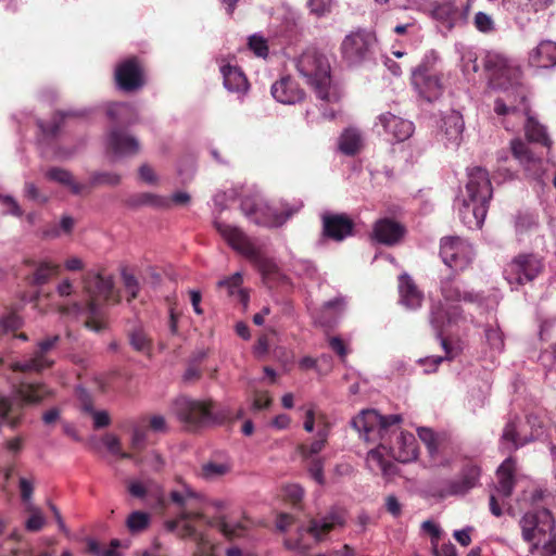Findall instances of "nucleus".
<instances>
[{"instance_id": "17", "label": "nucleus", "mask_w": 556, "mask_h": 556, "mask_svg": "<svg viewBox=\"0 0 556 556\" xmlns=\"http://www.w3.org/2000/svg\"><path fill=\"white\" fill-rule=\"evenodd\" d=\"M480 478V468L467 465L463 468L458 479L445 480L435 489V494L442 498L455 495H465L477 486Z\"/></svg>"}, {"instance_id": "13", "label": "nucleus", "mask_w": 556, "mask_h": 556, "mask_svg": "<svg viewBox=\"0 0 556 556\" xmlns=\"http://www.w3.org/2000/svg\"><path fill=\"white\" fill-rule=\"evenodd\" d=\"M475 250L470 242L459 237H444L440 242L442 262L455 271H463L475 258Z\"/></svg>"}, {"instance_id": "26", "label": "nucleus", "mask_w": 556, "mask_h": 556, "mask_svg": "<svg viewBox=\"0 0 556 556\" xmlns=\"http://www.w3.org/2000/svg\"><path fill=\"white\" fill-rule=\"evenodd\" d=\"M330 433V422L326 417L318 419V430L315 438L309 444H301L298 452L302 459H311L312 457H319L318 454L325 448Z\"/></svg>"}, {"instance_id": "8", "label": "nucleus", "mask_w": 556, "mask_h": 556, "mask_svg": "<svg viewBox=\"0 0 556 556\" xmlns=\"http://www.w3.org/2000/svg\"><path fill=\"white\" fill-rule=\"evenodd\" d=\"M173 410L188 430L222 425L229 418V410L216 409L212 401L178 397Z\"/></svg>"}, {"instance_id": "43", "label": "nucleus", "mask_w": 556, "mask_h": 556, "mask_svg": "<svg viewBox=\"0 0 556 556\" xmlns=\"http://www.w3.org/2000/svg\"><path fill=\"white\" fill-rule=\"evenodd\" d=\"M80 399H81V405L83 409L90 414L93 420V427L96 429L105 428L111 424L110 415L106 410H97L93 408L88 395L85 393L84 390L80 391Z\"/></svg>"}, {"instance_id": "59", "label": "nucleus", "mask_w": 556, "mask_h": 556, "mask_svg": "<svg viewBox=\"0 0 556 556\" xmlns=\"http://www.w3.org/2000/svg\"><path fill=\"white\" fill-rule=\"evenodd\" d=\"M539 547L542 556H556V532L555 529L547 533L546 538L541 541Z\"/></svg>"}, {"instance_id": "41", "label": "nucleus", "mask_w": 556, "mask_h": 556, "mask_svg": "<svg viewBox=\"0 0 556 556\" xmlns=\"http://www.w3.org/2000/svg\"><path fill=\"white\" fill-rule=\"evenodd\" d=\"M362 144L363 138L359 130L355 128H348L340 137L339 149L346 155H354L359 151Z\"/></svg>"}, {"instance_id": "58", "label": "nucleus", "mask_w": 556, "mask_h": 556, "mask_svg": "<svg viewBox=\"0 0 556 556\" xmlns=\"http://www.w3.org/2000/svg\"><path fill=\"white\" fill-rule=\"evenodd\" d=\"M121 275L126 292L129 294V300L135 299L139 291L138 280L127 269H123Z\"/></svg>"}, {"instance_id": "54", "label": "nucleus", "mask_w": 556, "mask_h": 556, "mask_svg": "<svg viewBox=\"0 0 556 556\" xmlns=\"http://www.w3.org/2000/svg\"><path fill=\"white\" fill-rule=\"evenodd\" d=\"M148 427L144 424H137L131 429L130 445L134 450H142L146 446Z\"/></svg>"}, {"instance_id": "5", "label": "nucleus", "mask_w": 556, "mask_h": 556, "mask_svg": "<svg viewBox=\"0 0 556 556\" xmlns=\"http://www.w3.org/2000/svg\"><path fill=\"white\" fill-rule=\"evenodd\" d=\"M294 62L298 73L320 101L329 104L339 101L340 93L331 84L329 61L323 53L307 49Z\"/></svg>"}, {"instance_id": "6", "label": "nucleus", "mask_w": 556, "mask_h": 556, "mask_svg": "<svg viewBox=\"0 0 556 556\" xmlns=\"http://www.w3.org/2000/svg\"><path fill=\"white\" fill-rule=\"evenodd\" d=\"M466 185L467 198L463 200L459 214L469 227L481 228L492 198V186L486 169L475 166L468 168Z\"/></svg>"}, {"instance_id": "29", "label": "nucleus", "mask_w": 556, "mask_h": 556, "mask_svg": "<svg viewBox=\"0 0 556 556\" xmlns=\"http://www.w3.org/2000/svg\"><path fill=\"white\" fill-rule=\"evenodd\" d=\"M220 73L223 75L224 87L229 92H236L239 97L248 92L249 83L240 67L229 63L223 64L220 65Z\"/></svg>"}, {"instance_id": "15", "label": "nucleus", "mask_w": 556, "mask_h": 556, "mask_svg": "<svg viewBox=\"0 0 556 556\" xmlns=\"http://www.w3.org/2000/svg\"><path fill=\"white\" fill-rule=\"evenodd\" d=\"M60 336L48 337L38 342L37 349L20 361L11 364L14 371L40 372L53 365L54 361L50 358L49 352L58 344Z\"/></svg>"}, {"instance_id": "32", "label": "nucleus", "mask_w": 556, "mask_h": 556, "mask_svg": "<svg viewBox=\"0 0 556 556\" xmlns=\"http://www.w3.org/2000/svg\"><path fill=\"white\" fill-rule=\"evenodd\" d=\"M530 65L539 68H551L556 65V42L551 40L541 41L529 53Z\"/></svg>"}, {"instance_id": "46", "label": "nucleus", "mask_w": 556, "mask_h": 556, "mask_svg": "<svg viewBox=\"0 0 556 556\" xmlns=\"http://www.w3.org/2000/svg\"><path fill=\"white\" fill-rule=\"evenodd\" d=\"M151 522V516L141 510H135L126 518V528L132 534L144 531Z\"/></svg>"}, {"instance_id": "51", "label": "nucleus", "mask_w": 556, "mask_h": 556, "mask_svg": "<svg viewBox=\"0 0 556 556\" xmlns=\"http://www.w3.org/2000/svg\"><path fill=\"white\" fill-rule=\"evenodd\" d=\"M75 225V219L71 216H63L58 226H53L45 231L47 238H58L61 235H68L72 232Z\"/></svg>"}, {"instance_id": "22", "label": "nucleus", "mask_w": 556, "mask_h": 556, "mask_svg": "<svg viewBox=\"0 0 556 556\" xmlns=\"http://www.w3.org/2000/svg\"><path fill=\"white\" fill-rule=\"evenodd\" d=\"M378 126H381L383 131L391 136L395 141H404L414 132V125L412 122L390 112L382 113L378 116L376 127Z\"/></svg>"}, {"instance_id": "14", "label": "nucleus", "mask_w": 556, "mask_h": 556, "mask_svg": "<svg viewBox=\"0 0 556 556\" xmlns=\"http://www.w3.org/2000/svg\"><path fill=\"white\" fill-rule=\"evenodd\" d=\"M522 539L532 543L533 547L539 548L542 540L548 532L555 529V520L551 511L546 508L533 509L526 513L520 521Z\"/></svg>"}, {"instance_id": "4", "label": "nucleus", "mask_w": 556, "mask_h": 556, "mask_svg": "<svg viewBox=\"0 0 556 556\" xmlns=\"http://www.w3.org/2000/svg\"><path fill=\"white\" fill-rule=\"evenodd\" d=\"M81 285L88 298L86 303L73 302L71 305L63 306L61 312L64 315L85 316L87 318L85 326L94 332H100L103 326L97 320L101 314L98 299L109 301L113 296V278L100 271L89 270L83 276Z\"/></svg>"}, {"instance_id": "48", "label": "nucleus", "mask_w": 556, "mask_h": 556, "mask_svg": "<svg viewBox=\"0 0 556 556\" xmlns=\"http://www.w3.org/2000/svg\"><path fill=\"white\" fill-rule=\"evenodd\" d=\"M129 342L134 350L143 354H150L152 350L151 339L147 332L138 327L129 333Z\"/></svg>"}, {"instance_id": "36", "label": "nucleus", "mask_w": 556, "mask_h": 556, "mask_svg": "<svg viewBox=\"0 0 556 556\" xmlns=\"http://www.w3.org/2000/svg\"><path fill=\"white\" fill-rule=\"evenodd\" d=\"M532 437H521L516 420L506 424L501 438V447L506 451L517 450L531 441Z\"/></svg>"}, {"instance_id": "53", "label": "nucleus", "mask_w": 556, "mask_h": 556, "mask_svg": "<svg viewBox=\"0 0 556 556\" xmlns=\"http://www.w3.org/2000/svg\"><path fill=\"white\" fill-rule=\"evenodd\" d=\"M249 49L258 58L266 59L268 55L267 40L260 34H253L248 39Z\"/></svg>"}, {"instance_id": "34", "label": "nucleus", "mask_w": 556, "mask_h": 556, "mask_svg": "<svg viewBox=\"0 0 556 556\" xmlns=\"http://www.w3.org/2000/svg\"><path fill=\"white\" fill-rule=\"evenodd\" d=\"M484 344L488 350L484 356L494 362L496 356L504 351V334L497 324H490L484 327Z\"/></svg>"}, {"instance_id": "57", "label": "nucleus", "mask_w": 556, "mask_h": 556, "mask_svg": "<svg viewBox=\"0 0 556 556\" xmlns=\"http://www.w3.org/2000/svg\"><path fill=\"white\" fill-rule=\"evenodd\" d=\"M111 546L112 548H103L94 540L88 541V551L96 556H119V554L115 551V547L119 546V541L113 540L111 542Z\"/></svg>"}, {"instance_id": "56", "label": "nucleus", "mask_w": 556, "mask_h": 556, "mask_svg": "<svg viewBox=\"0 0 556 556\" xmlns=\"http://www.w3.org/2000/svg\"><path fill=\"white\" fill-rule=\"evenodd\" d=\"M475 27L483 34H491L495 31V23L491 15L484 12H478L473 17Z\"/></svg>"}, {"instance_id": "21", "label": "nucleus", "mask_w": 556, "mask_h": 556, "mask_svg": "<svg viewBox=\"0 0 556 556\" xmlns=\"http://www.w3.org/2000/svg\"><path fill=\"white\" fill-rule=\"evenodd\" d=\"M465 123L457 111H450L441 118V141L446 148L457 149L463 140Z\"/></svg>"}, {"instance_id": "1", "label": "nucleus", "mask_w": 556, "mask_h": 556, "mask_svg": "<svg viewBox=\"0 0 556 556\" xmlns=\"http://www.w3.org/2000/svg\"><path fill=\"white\" fill-rule=\"evenodd\" d=\"M403 418L399 414L381 415L376 409H363L351 420L352 428L363 441L377 445L367 453L366 464L374 473L392 477L396 466L384 457L383 452L395 460L409 463L418 456V442L410 432L401 430Z\"/></svg>"}, {"instance_id": "33", "label": "nucleus", "mask_w": 556, "mask_h": 556, "mask_svg": "<svg viewBox=\"0 0 556 556\" xmlns=\"http://www.w3.org/2000/svg\"><path fill=\"white\" fill-rule=\"evenodd\" d=\"M514 471L515 463L510 457L506 458L497 469L498 482L495 486V493L503 500L508 498L513 493Z\"/></svg>"}, {"instance_id": "44", "label": "nucleus", "mask_w": 556, "mask_h": 556, "mask_svg": "<svg viewBox=\"0 0 556 556\" xmlns=\"http://www.w3.org/2000/svg\"><path fill=\"white\" fill-rule=\"evenodd\" d=\"M231 470V464L228 460H210L202 466V477L206 480H216L226 476Z\"/></svg>"}, {"instance_id": "18", "label": "nucleus", "mask_w": 556, "mask_h": 556, "mask_svg": "<svg viewBox=\"0 0 556 556\" xmlns=\"http://www.w3.org/2000/svg\"><path fill=\"white\" fill-rule=\"evenodd\" d=\"M106 147L114 159L130 157L140 151L138 138L118 127L109 131Z\"/></svg>"}, {"instance_id": "9", "label": "nucleus", "mask_w": 556, "mask_h": 556, "mask_svg": "<svg viewBox=\"0 0 556 556\" xmlns=\"http://www.w3.org/2000/svg\"><path fill=\"white\" fill-rule=\"evenodd\" d=\"M301 207V202L293 204L283 203L279 210L260 195L244 198L241 202V211L249 220L269 228L282 226Z\"/></svg>"}, {"instance_id": "31", "label": "nucleus", "mask_w": 556, "mask_h": 556, "mask_svg": "<svg viewBox=\"0 0 556 556\" xmlns=\"http://www.w3.org/2000/svg\"><path fill=\"white\" fill-rule=\"evenodd\" d=\"M404 227L389 218L378 220L374 227L375 239L387 245L395 244L404 236Z\"/></svg>"}, {"instance_id": "45", "label": "nucleus", "mask_w": 556, "mask_h": 556, "mask_svg": "<svg viewBox=\"0 0 556 556\" xmlns=\"http://www.w3.org/2000/svg\"><path fill=\"white\" fill-rule=\"evenodd\" d=\"M241 283H242V275L240 273H236L228 279L220 280L218 282V287L227 288L228 293L230 295H238L240 302H242V304L244 306H247L248 301H249V295L244 290L241 289Z\"/></svg>"}, {"instance_id": "10", "label": "nucleus", "mask_w": 556, "mask_h": 556, "mask_svg": "<svg viewBox=\"0 0 556 556\" xmlns=\"http://www.w3.org/2000/svg\"><path fill=\"white\" fill-rule=\"evenodd\" d=\"M437 60L438 55L434 51L428 52L412 74L414 88L427 101L438 99L443 90L439 72L433 67Z\"/></svg>"}, {"instance_id": "62", "label": "nucleus", "mask_w": 556, "mask_h": 556, "mask_svg": "<svg viewBox=\"0 0 556 556\" xmlns=\"http://www.w3.org/2000/svg\"><path fill=\"white\" fill-rule=\"evenodd\" d=\"M22 324V318L15 312H11L1 319L0 326L3 331H13L18 329Z\"/></svg>"}, {"instance_id": "20", "label": "nucleus", "mask_w": 556, "mask_h": 556, "mask_svg": "<svg viewBox=\"0 0 556 556\" xmlns=\"http://www.w3.org/2000/svg\"><path fill=\"white\" fill-rule=\"evenodd\" d=\"M321 220L326 238L340 242L352 236L354 224L348 215L327 212L321 215Z\"/></svg>"}, {"instance_id": "35", "label": "nucleus", "mask_w": 556, "mask_h": 556, "mask_svg": "<svg viewBox=\"0 0 556 556\" xmlns=\"http://www.w3.org/2000/svg\"><path fill=\"white\" fill-rule=\"evenodd\" d=\"M51 395L52 391L45 384H23L17 390L18 400L28 405L39 404Z\"/></svg>"}, {"instance_id": "49", "label": "nucleus", "mask_w": 556, "mask_h": 556, "mask_svg": "<svg viewBox=\"0 0 556 556\" xmlns=\"http://www.w3.org/2000/svg\"><path fill=\"white\" fill-rule=\"evenodd\" d=\"M27 511L31 513L29 518L25 522V528L30 532H37L41 530L46 523V519L40 511L33 503H29L28 507H26Z\"/></svg>"}, {"instance_id": "12", "label": "nucleus", "mask_w": 556, "mask_h": 556, "mask_svg": "<svg viewBox=\"0 0 556 556\" xmlns=\"http://www.w3.org/2000/svg\"><path fill=\"white\" fill-rule=\"evenodd\" d=\"M543 269V257L534 253H522L506 265L504 277L514 288L533 281Z\"/></svg>"}, {"instance_id": "55", "label": "nucleus", "mask_w": 556, "mask_h": 556, "mask_svg": "<svg viewBox=\"0 0 556 556\" xmlns=\"http://www.w3.org/2000/svg\"><path fill=\"white\" fill-rule=\"evenodd\" d=\"M306 463L307 470L311 477L318 483L325 482L324 478V459L321 457H312L311 459H303Z\"/></svg>"}, {"instance_id": "2", "label": "nucleus", "mask_w": 556, "mask_h": 556, "mask_svg": "<svg viewBox=\"0 0 556 556\" xmlns=\"http://www.w3.org/2000/svg\"><path fill=\"white\" fill-rule=\"evenodd\" d=\"M491 88L501 93L494 101V112L502 118L507 130L523 126L529 141L540 143L549 149L552 141L545 128L528 115L526 89L520 83V68L511 60L501 53L489 52L484 59Z\"/></svg>"}, {"instance_id": "3", "label": "nucleus", "mask_w": 556, "mask_h": 556, "mask_svg": "<svg viewBox=\"0 0 556 556\" xmlns=\"http://www.w3.org/2000/svg\"><path fill=\"white\" fill-rule=\"evenodd\" d=\"M175 482L176 486L169 492V500L179 508V513L175 519L165 521V529L181 538L192 539L197 544L194 556H217L216 546L193 526V521L203 519L200 509L203 495L180 477H176Z\"/></svg>"}, {"instance_id": "50", "label": "nucleus", "mask_w": 556, "mask_h": 556, "mask_svg": "<svg viewBox=\"0 0 556 556\" xmlns=\"http://www.w3.org/2000/svg\"><path fill=\"white\" fill-rule=\"evenodd\" d=\"M103 444L108 451L123 459H132V455L122 451V443L118 437L112 433H106L102 439Z\"/></svg>"}, {"instance_id": "11", "label": "nucleus", "mask_w": 556, "mask_h": 556, "mask_svg": "<svg viewBox=\"0 0 556 556\" xmlns=\"http://www.w3.org/2000/svg\"><path fill=\"white\" fill-rule=\"evenodd\" d=\"M376 43V36L369 30L351 31L342 40V58L349 65H361L372 58Z\"/></svg>"}, {"instance_id": "63", "label": "nucleus", "mask_w": 556, "mask_h": 556, "mask_svg": "<svg viewBox=\"0 0 556 556\" xmlns=\"http://www.w3.org/2000/svg\"><path fill=\"white\" fill-rule=\"evenodd\" d=\"M121 176L116 173H96L92 176V182L97 185L115 186L119 184Z\"/></svg>"}, {"instance_id": "61", "label": "nucleus", "mask_w": 556, "mask_h": 556, "mask_svg": "<svg viewBox=\"0 0 556 556\" xmlns=\"http://www.w3.org/2000/svg\"><path fill=\"white\" fill-rule=\"evenodd\" d=\"M0 204L5 207L4 213L16 217L23 215V211L14 198L10 195H0Z\"/></svg>"}, {"instance_id": "25", "label": "nucleus", "mask_w": 556, "mask_h": 556, "mask_svg": "<svg viewBox=\"0 0 556 556\" xmlns=\"http://www.w3.org/2000/svg\"><path fill=\"white\" fill-rule=\"evenodd\" d=\"M26 264L31 269L28 279L33 286H43L60 273V265L49 258L29 260Z\"/></svg>"}, {"instance_id": "64", "label": "nucleus", "mask_w": 556, "mask_h": 556, "mask_svg": "<svg viewBox=\"0 0 556 556\" xmlns=\"http://www.w3.org/2000/svg\"><path fill=\"white\" fill-rule=\"evenodd\" d=\"M421 529L431 535L432 547L439 545V541L442 534L441 528L431 520H426L421 523Z\"/></svg>"}, {"instance_id": "24", "label": "nucleus", "mask_w": 556, "mask_h": 556, "mask_svg": "<svg viewBox=\"0 0 556 556\" xmlns=\"http://www.w3.org/2000/svg\"><path fill=\"white\" fill-rule=\"evenodd\" d=\"M344 522V513L340 509L333 508L325 516L311 520L307 532L316 541H321L325 539L328 532L338 527H342Z\"/></svg>"}, {"instance_id": "39", "label": "nucleus", "mask_w": 556, "mask_h": 556, "mask_svg": "<svg viewBox=\"0 0 556 556\" xmlns=\"http://www.w3.org/2000/svg\"><path fill=\"white\" fill-rule=\"evenodd\" d=\"M346 304V299L342 295H338L334 299L325 302L321 306L319 323L323 325L332 324L344 313Z\"/></svg>"}, {"instance_id": "52", "label": "nucleus", "mask_w": 556, "mask_h": 556, "mask_svg": "<svg viewBox=\"0 0 556 556\" xmlns=\"http://www.w3.org/2000/svg\"><path fill=\"white\" fill-rule=\"evenodd\" d=\"M72 115H78V112H74V111L59 112L53 117V121H52L51 124H45L43 122L39 121L38 122V126H39V128L42 130V132L45 135L55 136L58 134L59 129H60L61 122L66 116H72Z\"/></svg>"}, {"instance_id": "37", "label": "nucleus", "mask_w": 556, "mask_h": 556, "mask_svg": "<svg viewBox=\"0 0 556 556\" xmlns=\"http://www.w3.org/2000/svg\"><path fill=\"white\" fill-rule=\"evenodd\" d=\"M459 315L460 312L457 306L452 307L451 312L444 311L441 304L433 306L430 315V324L437 331L438 337L441 338L445 325L456 323Z\"/></svg>"}, {"instance_id": "38", "label": "nucleus", "mask_w": 556, "mask_h": 556, "mask_svg": "<svg viewBox=\"0 0 556 556\" xmlns=\"http://www.w3.org/2000/svg\"><path fill=\"white\" fill-rule=\"evenodd\" d=\"M46 177L52 181H56L63 186H66L71 189L74 194H83L87 191V185L79 184L75 181L73 175L61 167H51L46 172Z\"/></svg>"}, {"instance_id": "19", "label": "nucleus", "mask_w": 556, "mask_h": 556, "mask_svg": "<svg viewBox=\"0 0 556 556\" xmlns=\"http://www.w3.org/2000/svg\"><path fill=\"white\" fill-rule=\"evenodd\" d=\"M117 87L124 91H134L143 86V73L140 64L134 58L127 59L115 70Z\"/></svg>"}, {"instance_id": "27", "label": "nucleus", "mask_w": 556, "mask_h": 556, "mask_svg": "<svg viewBox=\"0 0 556 556\" xmlns=\"http://www.w3.org/2000/svg\"><path fill=\"white\" fill-rule=\"evenodd\" d=\"M440 291L442 298L446 302H476L479 300L480 295L473 291L465 290L462 286L455 280L453 276H448L446 278H442L440 281Z\"/></svg>"}, {"instance_id": "42", "label": "nucleus", "mask_w": 556, "mask_h": 556, "mask_svg": "<svg viewBox=\"0 0 556 556\" xmlns=\"http://www.w3.org/2000/svg\"><path fill=\"white\" fill-rule=\"evenodd\" d=\"M441 344L443 350L445 351L444 356H427L425 358H419L418 364L424 366V371L426 374L434 372L438 366L445 359H453L456 356L455 350L447 343L445 339L441 338Z\"/></svg>"}, {"instance_id": "30", "label": "nucleus", "mask_w": 556, "mask_h": 556, "mask_svg": "<svg viewBox=\"0 0 556 556\" xmlns=\"http://www.w3.org/2000/svg\"><path fill=\"white\" fill-rule=\"evenodd\" d=\"M418 435L427 447L432 466L446 467L451 464V458L442 453L441 442L431 429L420 428Z\"/></svg>"}, {"instance_id": "40", "label": "nucleus", "mask_w": 556, "mask_h": 556, "mask_svg": "<svg viewBox=\"0 0 556 556\" xmlns=\"http://www.w3.org/2000/svg\"><path fill=\"white\" fill-rule=\"evenodd\" d=\"M109 117L119 124L131 125L136 122L135 106L129 103H113L108 108Z\"/></svg>"}, {"instance_id": "60", "label": "nucleus", "mask_w": 556, "mask_h": 556, "mask_svg": "<svg viewBox=\"0 0 556 556\" xmlns=\"http://www.w3.org/2000/svg\"><path fill=\"white\" fill-rule=\"evenodd\" d=\"M332 5V0H309L308 8L311 13L321 17L326 14L330 13Z\"/></svg>"}, {"instance_id": "47", "label": "nucleus", "mask_w": 556, "mask_h": 556, "mask_svg": "<svg viewBox=\"0 0 556 556\" xmlns=\"http://www.w3.org/2000/svg\"><path fill=\"white\" fill-rule=\"evenodd\" d=\"M458 10L452 3H441L433 8V18L442 22L447 28H452L454 21L457 18Z\"/></svg>"}, {"instance_id": "28", "label": "nucleus", "mask_w": 556, "mask_h": 556, "mask_svg": "<svg viewBox=\"0 0 556 556\" xmlns=\"http://www.w3.org/2000/svg\"><path fill=\"white\" fill-rule=\"evenodd\" d=\"M400 302L408 309H417L424 301L422 292L417 288L412 277L402 274L399 277Z\"/></svg>"}, {"instance_id": "23", "label": "nucleus", "mask_w": 556, "mask_h": 556, "mask_svg": "<svg viewBox=\"0 0 556 556\" xmlns=\"http://www.w3.org/2000/svg\"><path fill=\"white\" fill-rule=\"evenodd\" d=\"M270 92L276 101L288 105L295 104L305 97L304 90L290 76H283L275 81L271 85Z\"/></svg>"}, {"instance_id": "16", "label": "nucleus", "mask_w": 556, "mask_h": 556, "mask_svg": "<svg viewBox=\"0 0 556 556\" xmlns=\"http://www.w3.org/2000/svg\"><path fill=\"white\" fill-rule=\"evenodd\" d=\"M510 152L519 165L523 167L528 176L541 180L545 174L547 163L530 148L528 142L521 139L510 141Z\"/></svg>"}, {"instance_id": "7", "label": "nucleus", "mask_w": 556, "mask_h": 556, "mask_svg": "<svg viewBox=\"0 0 556 556\" xmlns=\"http://www.w3.org/2000/svg\"><path fill=\"white\" fill-rule=\"evenodd\" d=\"M214 226L228 245L243 255L261 273L264 279L276 271V263L267 255L264 243L249 238L235 225L216 219Z\"/></svg>"}]
</instances>
